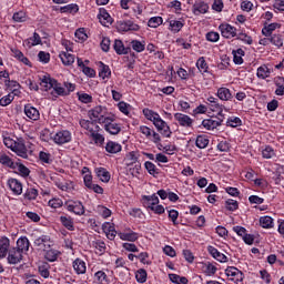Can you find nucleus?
<instances>
[{
    "label": "nucleus",
    "mask_w": 284,
    "mask_h": 284,
    "mask_svg": "<svg viewBox=\"0 0 284 284\" xmlns=\"http://www.w3.org/2000/svg\"><path fill=\"white\" fill-rule=\"evenodd\" d=\"M163 23V18L161 17H152L148 21L149 28H159Z\"/></svg>",
    "instance_id": "64"
},
{
    "label": "nucleus",
    "mask_w": 284,
    "mask_h": 284,
    "mask_svg": "<svg viewBox=\"0 0 284 284\" xmlns=\"http://www.w3.org/2000/svg\"><path fill=\"white\" fill-rule=\"evenodd\" d=\"M11 52L13 53V57L18 59V61H20L21 63H23L24 65H31L30 60L23 54V52H21V50L13 49L11 50Z\"/></svg>",
    "instance_id": "48"
},
{
    "label": "nucleus",
    "mask_w": 284,
    "mask_h": 284,
    "mask_svg": "<svg viewBox=\"0 0 284 284\" xmlns=\"http://www.w3.org/2000/svg\"><path fill=\"white\" fill-rule=\"evenodd\" d=\"M119 239L121 241H129L131 243H134L135 241H139V233L128 229L126 231L118 233Z\"/></svg>",
    "instance_id": "20"
},
{
    "label": "nucleus",
    "mask_w": 284,
    "mask_h": 284,
    "mask_svg": "<svg viewBox=\"0 0 284 284\" xmlns=\"http://www.w3.org/2000/svg\"><path fill=\"white\" fill-rule=\"evenodd\" d=\"M224 118H211L205 119L202 121V126H204L205 130H216V128H220V125L223 124Z\"/></svg>",
    "instance_id": "15"
},
{
    "label": "nucleus",
    "mask_w": 284,
    "mask_h": 284,
    "mask_svg": "<svg viewBox=\"0 0 284 284\" xmlns=\"http://www.w3.org/2000/svg\"><path fill=\"white\" fill-rule=\"evenodd\" d=\"M72 267L75 274H85V272H88V266L85 265V261L81 258H75L72 263Z\"/></svg>",
    "instance_id": "26"
},
{
    "label": "nucleus",
    "mask_w": 284,
    "mask_h": 284,
    "mask_svg": "<svg viewBox=\"0 0 284 284\" xmlns=\"http://www.w3.org/2000/svg\"><path fill=\"white\" fill-rule=\"evenodd\" d=\"M7 184L9 190H11V192L16 194V196H20V194H23V184H21L19 180L11 178L8 180Z\"/></svg>",
    "instance_id": "18"
},
{
    "label": "nucleus",
    "mask_w": 284,
    "mask_h": 284,
    "mask_svg": "<svg viewBox=\"0 0 284 284\" xmlns=\"http://www.w3.org/2000/svg\"><path fill=\"white\" fill-rule=\"evenodd\" d=\"M97 212L102 219H110L112 216V211L104 205H98Z\"/></svg>",
    "instance_id": "54"
},
{
    "label": "nucleus",
    "mask_w": 284,
    "mask_h": 284,
    "mask_svg": "<svg viewBox=\"0 0 284 284\" xmlns=\"http://www.w3.org/2000/svg\"><path fill=\"white\" fill-rule=\"evenodd\" d=\"M10 252V239L0 237V258H6Z\"/></svg>",
    "instance_id": "24"
},
{
    "label": "nucleus",
    "mask_w": 284,
    "mask_h": 284,
    "mask_svg": "<svg viewBox=\"0 0 284 284\" xmlns=\"http://www.w3.org/2000/svg\"><path fill=\"white\" fill-rule=\"evenodd\" d=\"M144 168L146 172L151 174V176H156V174H159V169H156V165L150 161L144 163Z\"/></svg>",
    "instance_id": "62"
},
{
    "label": "nucleus",
    "mask_w": 284,
    "mask_h": 284,
    "mask_svg": "<svg viewBox=\"0 0 284 284\" xmlns=\"http://www.w3.org/2000/svg\"><path fill=\"white\" fill-rule=\"evenodd\" d=\"M94 281L98 284H110V277H108V273H105L103 270L94 273Z\"/></svg>",
    "instance_id": "37"
},
{
    "label": "nucleus",
    "mask_w": 284,
    "mask_h": 284,
    "mask_svg": "<svg viewBox=\"0 0 284 284\" xmlns=\"http://www.w3.org/2000/svg\"><path fill=\"white\" fill-rule=\"evenodd\" d=\"M11 170H16L20 176H23L24 179L27 176H30V169L28 166H24L21 162H14Z\"/></svg>",
    "instance_id": "32"
},
{
    "label": "nucleus",
    "mask_w": 284,
    "mask_h": 284,
    "mask_svg": "<svg viewBox=\"0 0 284 284\" xmlns=\"http://www.w3.org/2000/svg\"><path fill=\"white\" fill-rule=\"evenodd\" d=\"M105 150L109 154H119L123 150V146L114 141H109L105 145Z\"/></svg>",
    "instance_id": "35"
},
{
    "label": "nucleus",
    "mask_w": 284,
    "mask_h": 284,
    "mask_svg": "<svg viewBox=\"0 0 284 284\" xmlns=\"http://www.w3.org/2000/svg\"><path fill=\"white\" fill-rule=\"evenodd\" d=\"M175 121H178L181 128H192L194 125V120L190 118V115L184 113H175L174 114Z\"/></svg>",
    "instance_id": "14"
},
{
    "label": "nucleus",
    "mask_w": 284,
    "mask_h": 284,
    "mask_svg": "<svg viewBox=\"0 0 284 284\" xmlns=\"http://www.w3.org/2000/svg\"><path fill=\"white\" fill-rule=\"evenodd\" d=\"M102 231L104 232L109 241H114V239H116V229L114 227V224L110 222H104L102 224Z\"/></svg>",
    "instance_id": "21"
},
{
    "label": "nucleus",
    "mask_w": 284,
    "mask_h": 284,
    "mask_svg": "<svg viewBox=\"0 0 284 284\" xmlns=\"http://www.w3.org/2000/svg\"><path fill=\"white\" fill-rule=\"evenodd\" d=\"M98 68H99V78L100 79H110V77H112V71L110 70V67L106 65L103 62H98Z\"/></svg>",
    "instance_id": "27"
},
{
    "label": "nucleus",
    "mask_w": 284,
    "mask_h": 284,
    "mask_svg": "<svg viewBox=\"0 0 284 284\" xmlns=\"http://www.w3.org/2000/svg\"><path fill=\"white\" fill-rule=\"evenodd\" d=\"M196 68H197V70H200V72H202V73L207 72V70H209L210 67L207 65V62L205 61V58H204V57H201V58L197 59V61H196Z\"/></svg>",
    "instance_id": "61"
},
{
    "label": "nucleus",
    "mask_w": 284,
    "mask_h": 284,
    "mask_svg": "<svg viewBox=\"0 0 284 284\" xmlns=\"http://www.w3.org/2000/svg\"><path fill=\"white\" fill-rule=\"evenodd\" d=\"M118 32H138L139 24L132 20H120L116 22Z\"/></svg>",
    "instance_id": "6"
},
{
    "label": "nucleus",
    "mask_w": 284,
    "mask_h": 284,
    "mask_svg": "<svg viewBox=\"0 0 284 284\" xmlns=\"http://www.w3.org/2000/svg\"><path fill=\"white\" fill-rule=\"evenodd\" d=\"M98 19L100 23L104 27L112 26V21H113L112 16L108 13V10H105V8L99 9Z\"/></svg>",
    "instance_id": "22"
},
{
    "label": "nucleus",
    "mask_w": 284,
    "mask_h": 284,
    "mask_svg": "<svg viewBox=\"0 0 284 284\" xmlns=\"http://www.w3.org/2000/svg\"><path fill=\"white\" fill-rule=\"evenodd\" d=\"M142 205L146 207V210H152L155 205H159V195L156 193H153L152 195H143L142 196Z\"/></svg>",
    "instance_id": "17"
},
{
    "label": "nucleus",
    "mask_w": 284,
    "mask_h": 284,
    "mask_svg": "<svg viewBox=\"0 0 284 284\" xmlns=\"http://www.w3.org/2000/svg\"><path fill=\"white\" fill-rule=\"evenodd\" d=\"M113 49L118 54H129L130 53V48L125 47V44H123V41H121V40L114 41Z\"/></svg>",
    "instance_id": "38"
},
{
    "label": "nucleus",
    "mask_w": 284,
    "mask_h": 284,
    "mask_svg": "<svg viewBox=\"0 0 284 284\" xmlns=\"http://www.w3.org/2000/svg\"><path fill=\"white\" fill-rule=\"evenodd\" d=\"M34 245L39 247V250H43V252H45V250H50V247H52L53 243L52 240H50V236L41 235L34 240Z\"/></svg>",
    "instance_id": "16"
},
{
    "label": "nucleus",
    "mask_w": 284,
    "mask_h": 284,
    "mask_svg": "<svg viewBox=\"0 0 284 284\" xmlns=\"http://www.w3.org/2000/svg\"><path fill=\"white\" fill-rule=\"evenodd\" d=\"M132 50L135 52H143L145 50V42H141L139 40L131 41Z\"/></svg>",
    "instance_id": "63"
},
{
    "label": "nucleus",
    "mask_w": 284,
    "mask_h": 284,
    "mask_svg": "<svg viewBox=\"0 0 284 284\" xmlns=\"http://www.w3.org/2000/svg\"><path fill=\"white\" fill-rule=\"evenodd\" d=\"M12 152L20 156L21 159H28V148L21 141L17 142L16 146H13Z\"/></svg>",
    "instance_id": "25"
},
{
    "label": "nucleus",
    "mask_w": 284,
    "mask_h": 284,
    "mask_svg": "<svg viewBox=\"0 0 284 284\" xmlns=\"http://www.w3.org/2000/svg\"><path fill=\"white\" fill-rule=\"evenodd\" d=\"M277 28H281V24L276 22L270 23L262 29V34H264V37H270L274 32V30H277Z\"/></svg>",
    "instance_id": "52"
},
{
    "label": "nucleus",
    "mask_w": 284,
    "mask_h": 284,
    "mask_svg": "<svg viewBox=\"0 0 284 284\" xmlns=\"http://www.w3.org/2000/svg\"><path fill=\"white\" fill-rule=\"evenodd\" d=\"M225 274L233 283H243V278H245V275L241 270L234 267V266H229L225 268Z\"/></svg>",
    "instance_id": "7"
},
{
    "label": "nucleus",
    "mask_w": 284,
    "mask_h": 284,
    "mask_svg": "<svg viewBox=\"0 0 284 284\" xmlns=\"http://www.w3.org/2000/svg\"><path fill=\"white\" fill-rule=\"evenodd\" d=\"M68 93L69 92L65 91V88L62 87V84L55 80L51 92H49V99L55 101V99H59V97H68Z\"/></svg>",
    "instance_id": "9"
},
{
    "label": "nucleus",
    "mask_w": 284,
    "mask_h": 284,
    "mask_svg": "<svg viewBox=\"0 0 284 284\" xmlns=\"http://www.w3.org/2000/svg\"><path fill=\"white\" fill-rule=\"evenodd\" d=\"M206 250L209 254L212 256V258H214L215 261H219V263H227L229 261L227 255L221 253L219 248L212 245H209Z\"/></svg>",
    "instance_id": "19"
},
{
    "label": "nucleus",
    "mask_w": 284,
    "mask_h": 284,
    "mask_svg": "<svg viewBox=\"0 0 284 284\" xmlns=\"http://www.w3.org/2000/svg\"><path fill=\"white\" fill-rule=\"evenodd\" d=\"M260 225L264 230H272V227H274V219H272V216H267V215L261 216Z\"/></svg>",
    "instance_id": "42"
},
{
    "label": "nucleus",
    "mask_w": 284,
    "mask_h": 284,
    "mask_svg": "<svg viewBox=\"0 0 284 284\" xmlns=\"http://www.w3.org/2000/svg\"><path fill=\"white\" fill-rule=\"evenodd\" d=\"M95 174H97L98 179H100V181H102V183H110L111 175H110V172L108 171V169L97 168Z\"/></svg>",
    "instance_id": "31"
},
{
    "label": "nucleus",
    "mask_w": 284,
    "mask_h": 284,
    "mask_svg": "<svg viewBox=\"0 0 284 284\" xmlns=\"http://www.w3.org/2000/svg\"><path fill=\"white\" fill-rule=\"evenodd\" d=\"M60 222L67 230H69L70 232H74V222L71 220V217L61 216Z\"/></svg>",
    "instance_id": "55"
},
{
    "label": "nucleus",
    "mask_w": 284,
    "mask_h": 284,
    "mask_svg": "<svg viewBox=\"0 0 284 284\" xmlns=\"http://www.w3.org/2000/svg\"><path fill=\"white\" fill-rule=\"evenodd\" d=\"M271 74H272V71L270 70V68H267V65L263 64L257 68V72H256L257 79L265 80L270 78Z\"/></svg>",
    "instance_id": "43"
},
{
    "label": "nucleus",
    "mask_w": 284,
    "mask_h": 284,
    "mask_svg": "<svg viewBox=\"0 0 284 284\" xmlns=\"http://www.w3.org/2000/svg\"><path fill=\"white\" fill-rule=\"evenodd\" d=\"M0 163L10 168V170L14 166V161H12V159H10L6 153H0Z\"/></svg>",
    "instance_id": "57"
},
{
    "label": "nucleus",
    "mask_w": 284,
    "mask_h": 284,
    "mask_svg": "<svg viewBox=\"0 0 284 284\" xmlns=\"http://www.w3.org/2000/svg\"><path fill=\"white\" fill-rule=\"evenodd\" d=\"M105 132L112 135H116L121 132V124L116 123V115L111 113V116L106 118L104 122H102Z\"/></svg>",
    "instance_id": "3"
},
{
    "label": "nucleus",
    "mask_w": 284,
    "mask_h": 284,
    "mask_svg": "<svg viewBox=\"0 0 284 284\" xmlns=\"http://www.w3.org/2000/svg\"><path fill=\"white\" fill-rule=\"evenodd\" d=\"M55 79L50 77V74H44L40 78V88L43 92H48L49 97L52 92V88L54 87Z\"/></svg>",
    "instance_id": "11"
},
{
    "label": "nucleus",
    "mask_w": 284,
    "mask_h": 284,
    "mask_svg": "<svg viewBox=\"0 0 284 284\" xmlns=\"http://www.w3.org/2000/svg\"><path fill=\"white\" fill-rule=\"evenodd\" d=\"M224 205L229 212H236L239 210V201L233 199L226 200Z\"/></svg>",
    "instance_id": "60"
},
{
    "label": "nucleus",
    "mask_w": 284,
    "mask_h": 284,
    "mask_svg": "<svg viewBox=\"0 0 284 284\" xmlns=\"http://www.w3.org/2000/svg\"><path fill=\"white\" fill-rule=\"evenodd\" d=\"M207 10H210V7L204 1H196L193 4V13L196 16L205 14V12H207Z\"/></svg>",
    "instance_id": "30"
},
{
    "label": "nucleus",
    "mask_w": 284,
    "mask_h": 284,
    "mask_svg": "<svg viewBox=\"0 0 284 284\" xmlns=\"http://www.w3.org/2000/svg\"><path fill=\"white\" fill-rule=\"evenodd\" d=\"M64 207L68 210V212H71L72 214H75L77 216H83V214H85V206L83 205V202H81V201L68 200L64 203Z\"/></svg>",
    "instance_id": "4"
},
{
    "label": "nucleus",
    "mask_w": 284,
    "mask_h": 284,
    "mask_svg": "<svg viewBox=\"0 0 284 284\" xmlns=\"http://www.w3.org/2000/svg\"><path fill=\"white\" fill-rule=\"evenodd\" d=\"M216 94L220 101H232V92L225 87L217 89Z\"/></svg>",
    "instance_id": "36"
},
{
    "label": "nucleus",
    "mask_w": 284,
    "mask_h": 284,
    "mask_svg": "<svg viewBox=\"0 0 284 284\" xmlns=\"http://www.w3.org/2000/svg\"><path fill=\"white\" fill-rule=\"evenodd\" d=\"M169 30H171V32H181V30L183 29V21L180 20H170L169 21Z\"/></svg>",
    "instance_id": "51"
},
{
    "label": "nucleus",
    "mask_w": 284,
    "mask_h": 284,
    "mask_svg": "<svg viewBox=\"0 0 284 284\" xmlns=\"http://www.w3.org/2000/svg\"><path fill=\"white\" fill-rule=\"evenodd\" d=\"M41 44V36L39 33L34 32L33 37L28 38L27 40L23 41L24 48H34V45Z\"/></svg>",
    "instance_id": "29"
},
{
    "label": "nucleus",
    "mask_w": 284,
    "mask_h": 284,
    "mask_svg": "<svg viewBox=\"0 0 284 284\" xmlns=\"http://www.w3.org/2000/svg\"><path fill=\"white\" fill-rule=\"evenodd\" d=\"M135 280L138 283H145L148 281V271L140 268L135 272Z\"/></svg>",
    "instance_id": "56"
},
{
    "label": "nucleus",
    "mask_w": 284,
    "mask_h": 284,
    "mask_svg": "<svg viewBox=\"0 0 284 284\" xmlns=\"http://www.w3.org/2000/svg\"><path fill=\"white\" fill-rule=\"evenodd\" d=\"M274 83L276 85V90H275L276 97H284V78L275 77Z\"/></svg>",
    "instance_id": "39"
},
{
    "label": "nucleus",
    "mask_w": 284,
    "mask_h": 284,
    "mask_svg": "<svg viewBox=\"0 0 284 284\" xmlns=\"http://www.w3.org/2000/svg\"><path fill=\"white\" fill-rule=\"evenodd\" d=\"M59 58L61 59L63 65H72L74 63V55L65 51L60 52Z\"/></svg>",
    "instance_id": "44"
},
{
    "label": "nucleus",
    "mask_w": 284,
    "mask_h": 284,
    "mask_svg": "<svg viewBox=\"0 0 284 284\" xmlns=\"http://www.w3.org/2000/svg\"><path fill=\"white\" fill-rule=\"evenodd\" d=\"M142 114L145 116L148 121L153 123L154 128L164 136L165 139H170L172 136V129L168 125V122L161 119V115L151 109H143Z\"/></svg>",
    "instance_id": "1"
},
{
    "label": "nucleus",
    "mask_w": 284,
    "mask_h": 284,
    "mask_svg": "<svg viewBox=\"0 0 284 284\" xmlns=\"http://www.w3.org/2000/svg\"><path fill=\"white\" fill-rule=\"evenodd\" d=\"M169 278L171 281V283L174 284H187V277L181 276V275H176L174 273L169 274Z\"/></svg>",
    "instance_id": "53"
},
{
    "label": "nucleus",
    "mask_w": 284,
    "mask_h": 284,
    "mask_svg": "<svg viewBox=\"0 0 284 284\" xmlns=\"http://www.w3.org/2000/svg\"><path fill=\"white\" fill-rule=\"evenodd\" d=\"M80 126L83 128V130H87L89 132L90 136L94 134V132H99L101 130V126L97 124L94 121L82 119L80 120Z\"/></svg>",
    "instance_id": "13"
},
{
    "label": "nucleus",
    "mask_w": 284,
    "mask_h": 284,
    "mask_svg": "<svg viewBox=\"0 0 284 284\" xmlns=\"http://www.w3.org/2000/svg\"><path fill=\"white\" fill-rule=\"evenodd\" d=\"M62 14H77L79 12V6L71 3L60 8Z\"/></svg>",
    "instance_id": "46"
},
{
    "label": "nucleus",
    "mask_w": 284,
    "mask_h": 284,
    "mask_svg": "<svg viewBox=\"0 0 284 284\" xmlns=\"http://www.w3.org/2000/svg\"><path fill=\"white\" fill-rule=\"evenodd\" d=\"M7 261L9 265H18L23 261V253L19 248L12 247L8 252Z\"/></svg>",
    "instance_id": "10"
},
{
    "label": "nucleus",
    "mask_w": 284,
    "mask_h": 284,
    "mask_svg": "<svg viewBox=\"0 0 284 284\" xmlns=\"http://www.w3.org/2000/svg\"><path fill=\"white\" fill-rule=\"evenodd\" d=\"M92 246L95 248V254H98L99 256H103V254H105V250H108V247L105 246V242H103L102 240L93 241Z\"/></svg>",
    "instance_id": "40"
},
{
    "label": "nucleus",
    "mask_w": 284,
    "mask_h": 284,
    "mask_svg": "<svg viewBox=\"0 0 284 284\" xmlns=\"http://www.w3.org/2000/svg\"><path fill=\"white\" fill-rule=\"evenodd\" d=\"M270 43H272V45H275V48L280 50V48H283V43H284L283 34L281 33L272 34L270 38Z\"/></svg>",
    "instance_id": "41"
},
{
    "label": "nucleus",
    "mask_w": 284,
    "mask_h": 284,
    "mask_svg": "<svg viewBox=\"0 0 284 284\" xmlns=\"http://www.w3.org/2000/svg\"><path fill=\"white\" fill-rule=\"evenodd\" d=\"M124 163L126 168H131V165H136V163H139V153L134 151L126 153L124 158Z\"/></svg>",
    "instance_id": "33"
},
{
    "label": "nucleus",
    "mask_w": 284,
    "mask_h": 284,
    "mask_svg": "<svg viewBox=\"0 0 284 284\" xmlns=\"http://www.w3.org/2000/svg\"><path fill=\"white\" fill-rule=\"evenodd\" d=\"M12 19L16 23H26L28 21V13L26 11L14 12Z\"/></svg>",
    "instance_id": "49"
},
{
    "label": "nucleus",
    "mask_w": 284,
    "mask_h": 284,
    "mask_svg": "<svg viewBox=\"0 0 284 284\" xmlns=\"http://www.w3.org/2000/svg\"><path fill=\"white\" fill-rule=\"evenodd\" d=\"M206 101L212 112H216L217 116L225 119V116L223 115V111L225 110V106L219 103V99L211 95L206 99Z\"/></svg>",
    "instance_id": "8"
},
{
    "label": "nucleus",
    "mask_w": 284,
    "mask_h": 284,
    "mask_svg": "<svg viewBox=\"0 0 284 284\" xmlns=\"http://www.w3.org/2000/svg\"><path fill=\"white\" fill-rule=\"evenodd\" d=\"M226 125L229 128H241V125H243V121H241V118L231 116L227 119Z\"/></svg>",
    "instance_id": "59"
},
{
    "label": "nucleus",
    "mask_w": 284,
    "mask_h": 284,
    "mask_svg": "<svg viewBox=\"0 0 284 284\" xmlns=\"http://www.w3.org/2000/svg\"><path fill=\"white\" fill-rule=\"evenodd\" d=\"M51 139L55 145H65V143L72 141V133L68 130H61L53 134Z\"/></svg>",
    "instance_id": "5"
},
{
    "label": "nucleus",
    "mask_w": 284,
    "mask_h": 284,
    "mask_svg": "<svg viewBox=\"0 0 284 284\" xmlns=\"http://www.w3.org/2000/svg\"><path fill=\"white\" fill-rule=\"evenodd\" d=\"M17 250L22 252V254H26L30 250V240H28L26 236H21L17 240Z\"/></svg>",
    "instance_id": "28"
},
{
    "label": "nucleus",
    "mask_w": 284,
    "mask_h": 284,
    "mask_svg": "<svg viewBox=\"0 0 284 284\" xmlns=\"http://www.w3.org/2000/svg\"><path fill=\"white\" fill-rule=\"evenodd\" d=\"M24 114L27 118L30 119V121H39L41 113H39V110L30 104L24 105Z\"/></svg>",
    "instance_id": "23"
},
{
    "label": "nucleus",
    "mask_w": 284,
    "mask_h": 284,
    "mask_svg": "<svg viewBox=\"0 0 284 284\" xmlns=\"http://www.w3.org/2000/svg\"><path fill=\"white\" fill-rule=\"evenodd\" d=\"M233 62L235 65H242L243 57H245V51L243 49L233 50Z\"/></svg>",
    "instance_id": "47"
},
{
    "label": "nucleus",
    "mask_w": 284,
    "mask_h": 284,
    "mask_svg": "<svg viewBox=\"0 0 284 284\" xmlns=\"http://www.w3.org/2000/svg\"><path fill=\"white\" fill-rule=\"evenodd\" d=\"M202 272L205 274V276H214V274L219 272V268L216 265L212 264V262H206L202 266Z\"/></svg>",
    "instance_id": "34"
},
{
    "label": "nucleus",
    "mask_w": 284,
    "mask_h": 284,
    "mask_svg": "<svg viewBox=\"0 0 284 284\" xmlns=\"http://www.w3.org/2000/svg\"><path fill=\"white\" fill-rule=\"evenodd\" d=\"M195 145L200 150H205V148L210 145V139H207V135H197L195 140Z\"/></svg>",
    "instance_id": "45"
},
{
    "label": "nucleus",
    "mask_w": 284,
    "mask_h": 284,
    "mask_svg": "<svg viewBox=\"0 0 284 284\" xmlns=\"http://www.w3.org/2000/svg\"><path fill=\"white\" fill-rule=\"evenodd\" d=\"M37 196H39V191L37 189L34 187L27 189L24 193V199H27L28 201H34L37 200Z\"/></svg>",
    "instance_id": "58"
},
{
    "label": "nucleus",
    "mask_w": 284,
    "mask_h": 284,
    "mask_svg": "<svg viewBox=\"0 0 284 284\" xmlns=\"http://www.w3.org/2000/svg\"><path fill=\"white\" fill-rule=\"evenodd\" d=\"M89 119L95 123H100L103 125V123L112 115V113L108 112V108L103 105H97L95 108L89 110L88 112Z\"/></svg>",
    "instance_id": "2"
},
{
    "label": "nucleus",
    "mask_w": 284,
    "mask_h": 284,
    "mask_svg": "<svg viewBox=\"0 0 284 284\" xmlns=\"http://www.w3.org/2000/svg\"><path fill=\"white\" fill-rule=\"evenodd\" d=\"M59 254H60L59 251L52 250V248H48V250H45L44 257L50 263H54V261H57V258H59Z\"/></svg>",
    "instance_id": "50"
},
{
    "label": "nucleus",
    "mask_w": 284,
    "mask_h": 284,
    "mask_svg": "<svg viewBox=\"0 0 284 284\" xmlns=\"http://www.w3.org/2000/svg\"><path fill=\"white\" fill-rule=\"evenodd\" d=\"M219 30L224 39H234L236 37V29L230 23H222Z\"/></svg>",
    "instance_id": "12"
}]
</instances>
